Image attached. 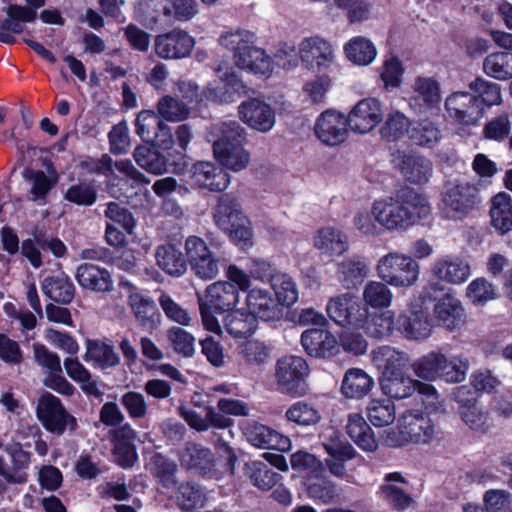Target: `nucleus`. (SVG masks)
<instances>
[{
    "mask_svg": "<svg viewBox=\"0 0 512 512\" xmlns=\"http://www.w3.org/2000/svg\"><path fill=\"white\" fill-rule=\"evenodd\" d=\"M409 107L419 115L438 111L441 102L440 84L430 76H417L411 85Z\"/></svg>",
    "mask_w": 512,
    "mask_h": 512,
    "instance_id": "obj_11",
    "label": "nucleus"
},
{
    "mask_svg": "<svg viewBox=\"0 0 512 512\" xmlns=\"http://www.w3.org/2000/svg\"><path fill=\"white\" fill-rule=\"evenodd\" d=\"M314 246L322 254L340 256L349 249V242L342 231L333 227H324L315 235Z\"/></svg>",
    "mask_w": 512,
    "mask_h": 512,
    "instance_id": "obj_40",
    "label": "nucleus"
},
{
    "mask_svg": "<svg viewBox=\"0 0 512 512\" xmlns=\"http://www.w3.org/2000/svg\"><path fill=\"white\" fill-rule=\"evenodd\" d=\"M75 279L81 288L96 293L111 292L114 289L111 273L95 264H80L76 269Z\"/></svg>",
    "mask_w": 512,
    "mask_h": 512,
    "instance_id": "obj_26",
    "label": "nucleus"
},
{
    "mask_svg": "<svg viewBox=\"0 0 512 512\" xmlns=\"http://www.w3.org/2000/svg\"><path fill=\"white\" fill-rule=\"evenodd\" d=\"M442 364H445V355L432 351L417 359L412 364V369L417 377L434 381L440 379Z\"/></svg>",
    "mask_w": 512,
    "mask_h": 512,
    "instance_id": "obj_55",
    "label": "nucleus"
},
{
    "mask_svg": "<svg viewBox=\"0 0 512 512\" xmlns=\"http://www.w3.org/2000/svg\"><path fill=\"white\" fill-rule=\"evenodd\" d=\"M213 154L221 167L238 172L247 167L249 153L244 149L246 131L235 120L224 121L211 128Z\"/></svg>",
    "mask_w": 512,
    "mask_h": 512,
    "instance_id": "obj_2",
    "label": "nucleus"
},
{
    "mask_svg": "<svg viewBox=\"0 0 512 512\" xmlns=\"http://www.w3.org/2000/svg\"><path fill=\"white\" fill-rule=\"evenodd\" d=\"M247 440L256 447L285 451L290 447L288 437L260 423H252L245 429Z\"/></svg>",
    "mask_w": 512,
    "mask_h": 512,
    "instance_id": "obj_32",
    "label": "nucleus"
},
{
    "mask_svg": "<svg viewBox=\"0 0 512 512\" xmlns=\"http://www.w3.org/2000/svg\"><path fill=\"white\" fill-rule=\"evenodd\" d=\"M128 304L142 329L152 331L158 327L161 313L153 299L134 292L128 296Z\"/></svg>",
    "mask_w": 512,
    "mask_h": 512,
    "instance_id": "obj_30",
    "label": "nucleus"
},
{
    "mask_svg": "<svg viewBox=\"0 0 512 512\" xmlns=\"http://www.w3.org/2000/svg\"><path fill=\"white\" fill-rule=\"evenodd\" d=\"M458 413L461 420L474 433L484 435L490 431L491 425L488 410L477 405Z\"/></svg>",
    "mask_w": 512,
    "mask_h": 512,
    "instance_id": "obj_63",
    "label": "nucleus"
},
{
    "mask_svg": "<svg viewBox=\"0 0 512 512\" xmlns=\"http://www.w3.org/2000/svg\"><path fill=\"white\" fill-rule=\"evenodd\" d=\"M286 418L300 426H313L320 422L319 410L306 401H298L292 404L286 411Z\"/></svg>",
    "mask_w": 512,
    "mask_h": 512,
    "instance_id": "obj_59",
    "label": "nucleus"
},
{
    "mask_svg": "<svg viewBox=\"0 0 512 512\" xmlns=\"http://www.w3.org/2000/svg\"><path fill=\"white\" fill-rule=\"evenodd\" d=\"M301 345L309 356L315 358H329L338 351V340L325 327L305 330L301 335Z\"/></svg>",
    "mask_w": 512,
    "mask_h": 512,
    "instance_id": "obj_23",
    "label": "nucleus"
},
{
    "mask_svg": "<svg viewBox=\"0 0 512 512\" xmlns=\"http://www.w3.org/2000/svg\"><path fill=\"white\" fill-rule=\"evenodd\" d=\"M221 66L215 68L219 80L209 83L204 90V96L207 100L219 103L229 104L241 95L247 93V86L242 82L233 68L226 69L222 74Z\"/></svg>",
    "mask_w": 512,
    "mask_h": 512,
    "instance_id": "obj_13",
    "label": "nucleus"
},
{
    "mask_svg": "<svg viewBox=\"0 0 512 512\" xmlns=\"http://www.w3.org/2000/svg\"><path fill=\"white\" fill-rule=\"evenodd\" d=\"M431 273L438 280L457 285L467 281L471 271L470 265L464 259L445 255L435 260Z\"/></svg>",
    "mask_w": 512,
    "mask_h": 512,
    "instance_id": "obj_27",
    "label": "nucleus"
},
{
    "mask_svg": "<svg viewBox=\"0 0 512 512\" xmlns=\"http://www.w3.org/2000/svg\"><path fill=\"white\" fill-rule=\"evenodd\" d=\"M491 225L500 235L512 231V198L506 192H499L491 200Z\"/></svg>",
    "mask_w": 512,
    "mask_h": 512,
    "instance_id": "obj_41",
    "label": "nucleus"
},
{
    "mask_svg": "<svg viewBox=\"0 0 512 512\" xmlns=\"http://www.w3.org/2000/svg\"><path fill=\"white\" fill-rule=\"evenodd\" d=\"M170 0H136L134 3L135 19L147 29L169 22Z\"/></svg>",
    "mask_w": 512,
    "mask_h": 512,
    "instance_id": "obj_29",
    "label": "nucleus"
},
{
    "mask_svg": "<svg viewBox=\"0 0 512 512\" xmlns=\"http://www.w3.org/2000/svg\"><path fill=\"white\" fill-rule=\"evenodd\" d=\"M41 290L47 298L62 305L70 304L75 297V286L64 273L45 277Z\"/></svg>",
    "mask_w": 512,
    "mask_h": 512,
    "instance_id": "obj_38",
    "label": "nucleus"
},
{
    "mask_svg": "<svg viewBox=\"0 0 512 512\" xmlns=\"http://www.w3.org/2000/svg\"><path fill=\"white\" fill-rule=\"evenodd\" d=\"M22 175L25 180L31 183L28 199L44 204L54 186V182L42 170L26 168Z\"/></svg>",
    "mask_w": 512,
    "mask_h": 512,
    "instance_id": "obj_53",
    "label": "nucleus"
},
{
    "mask_svg": "<svg viewBox=\"0 0 512 512\" xmlns=\"http://www.w3.org/2000/svg\"><path fill=\"white\" fill-rule=\"evenodd\" d=\"M384 281H370L363 291L365 304L372 308H387L390 306L393 294Z\"/></svg>",
    "mask_w": 512,
    "mask_h": 512,
    "instance_id": "obj_61",
    "label": "nucleus"
},
{
    "mask_svg": "<svg viewBox=\"0 0 512 512\" xmlns=\"http://www.w3.org/2000/svg\"><path fill=\"white\" fill-rule=\"evenodd\" d=\"M368 273V262L360 255L346 258L337 265L338 280L346 289L357 288L364 282Z\"/></svg>",
    "mask_w": 512,
    "mask_h": 512,
    "instance_id": "obj_36",
    "label": "nucleus"
},
{
    "mask_svg": "<svg viewBox=\"0 0 512 512\" xmlns=\"http://www.w3.org/2000/svg\"><path fill=\"white\" fill-rule=\"evenodd\" d=\"M213 218L221 230H229L238 221H245L238 198L232 193L222 194L213 209Z\"/></svg>",
    "mask_w": 512,
    "mask_h": 512,
    "instance_id": "obj_34",
    "label": "nucleus"
},
{
    "mask_svg": "<svg viewBox=\"0 0 512 512\" xmlns=\"http://www.w3.org/2000/svg\"><path fill=\"white\" fill-rule=\"evenodd\" d=\"M188 266L193 274L203 280L214 279L219 271L222 258L216 255L200 237L191 235L184 243Z\"/></svg>",
    "mask_w": 512,
    "mask_h": 512,
    "instance_id": "obj_8",
    "label": "nucleus"
},
{
    "mask_svg": "<svg viewBox=\"0 0 512 512\" xmlns=\"http://www.w3.org/2000/svg\"><path fill=\"white\" fill-rule=\"evenodd\" d=\"M347 118L336 111L326 110L318 117L314 132L316 137L328 146L343 143L348 135Z\"/></svg>",
    "mask_w": 512,
    "mask_h": 512,
    "instance_id": "obj_18",
    "label": "nucleus"
},
{
    "mask_svg": "<svg viewBox=\"0 0 512 512\" xmlns=\"http://www.w3.org/2000/svg\"><path fill=\"white\" fill-rule=\"evenodd\" d=\"M7 18L0 20V42L14 44L16 38L11 34H20L24 31L22 23H33L35 14L18 4L9 5L6 10Z\"/></svg>",
    "mask_w": 512,
    "mask_h": 512,
    "instance_id": "obj_31",
    "label": "nucleus"
},
{
    "mask_svg": "<svg viewBox=\"0 0 512 512\" xmlns=\"http://www.w3.org/2000/svg\"><path fill=\"white\" fill-rule=\"evenodd\" d=\"M371 212L383 229L390 232L405 231L428 219L431 206L424 194L405 187L394 196L374 201Z\"/></svg>",
    "mask_w": 512,
    "mask_h": 512,
    "instance_id": "obj_1",
    "label": "nucleus"
},
{
    "mask_svg": "<svg viewBox=\"0 0 512 512\" xmlns=\"http://www.w3.org/2000/svg\"><path fill=\"white\" fill-rule=\"evenodd\" d=\"M249 313L254 318L265 322L278 321L283 316V310L273 295L263 289L254 288L246 296Z\"/></svg>",
    "mask_w": 512,
    "mask_h": 512,
    "instance_id": "obj_24",
    "label": "nucleus"
},
{
    "mask_svg": "<svg viewBox=\"0 0 512 512\" xmlns=\"http://www.w3.org/2000/svg\"><path fill=\"white\" fill-rule=\"evenodd\" d=\"M346 433L363 451L374 452L378 448V440L362 415L353 413L348 416Z\"/></svg>",
    "mask_w": 512,
    "mask_h": 512,
    "instance_id": "obj_39",
    "label": "nucleus"
},
{
    "mask_svg": "<svg viewBox=\"0 0 512 512\" xmlns=\"http://www.w3.org/2000/svg\"><path fill=\"white\" fill-rule=\"evenodd\" d=\"M378 277L394 287H411L419 278L420 266L412 257L398 252L382 256L377 263Z\"/></svg>",
    "mask_w": 512,
    "mask_h": 512,
    "instance_id": "obj_6",
    "label": "nucleus"
},
{
    "mask_svg": "<svg viewBox=\"0 0 512 512\" xmlns=\"http://www.w3.org/2000/svg\"><path fill=\"white\" fill-rule=\"evenodd\" d=\"M85 361H92L101 369L116 367L120 364V357L112 345L100 340L86 341Z\"/></svg>",
    "mask_w": 512,
    "mask_h": 512,
    "instance_id": "obj_46",
    "label": "nucleus"
},
{
    "mask_svg": "<svg viewBox=\"0 0 512 512\" xmlns=\"http://www.w3.org/2000/svg\"><path fill=\"white\" fill-rule=\"evenodd\" d=\"M203 306L212 307L219 313L232 310L239 302L238 289L230 282L218 281L206 288L205 294L199 299Z\"/></svg>",
    "mask_w": 512,
    "mask_h": 512,
    "instance_id": "obj_25",
    "label": "nucleus"
},
{
    "mask_svg": "<svg viewBox=\"0 0 512 512\" xmlns=\"http://www.w3.org/2000/svg\"><path fill=\"white\" fill-rule=\"evenodd\" d=\"M190 178L198 188L211 192H222L230 184V176L225 169L209 161L194 163Z\"/></svg>",
    "mask_w": 512,
    "mask_h": 512,
    "instance_id": "obj_20",
    "label": "nucleus"
},
{
    "mask_svg": "<svg viewBox=\"0 0 512 512\" xmlns=\"http://www.w3.org/2000/svg\"><path fill=\"white\" fill-rule=\"evenodd\" d=\"M411 120L400 111H392L387 114L379 129L381 139L387 142H397L405 135L410 134Z\"/></svg>",
    "mask_w": 512,
    "mask_h": 512,
    "instance_id": "obj_48",
    "label": "nucleus"
},
{
    "mask_svg": "<svg viewBox=\"0 0 512 512\" xmlns=\"http://www.w3.org/2000/svg\"><path fill=\"white\" fill-rule=\"evenodd\" d=\"M148 467H150L151 473L162 487L166 489L175 488L178 465L174 460L162 453L154 452L150 457Z\"/></svg>",
    "mask_w": 512,
    "mask_h": 512,
    "instance_id": "obj_45",
    "label": "nucleus"
},
{
    "mask_svg": "<svg viewBox=\"0 0 512 512\" xmlns=\"http://www.w3.org/2000/svg\"><path fill=\"white\" fill-rule=\"evenodd\" d=\"M240 119L250 128L259 132L270 131L276 122L274 108L259 97H251L238 106Z\"/></svg>",
    "mask_w": 512,
    "mask_h": 512,
    "instance_id": "obj_14",
    "label": "nucleus"
},
{
    "mask_svg": "<svg viewBox=\"0 0 512 512\" xmlns=\"http://www.w3.org/2000/svg\"><path fill=\"white\" fill-rule=\"evenodd\" d=\"M194 38L186 31L173 29L155 37V52L162 59H181L190 55Z\"/></svg>",
    "mask_w": 512,
    "mask_h": 512,
    "instance_id": "obj_16",
    "label": "nucleus"
},
{
    "mask_svg": "<svg viewBox=\"0 0 512 512\" xmlns=\"http://www.w3.org/2000/svg\"><path fill=\"white\" fill-rule=\"evenodd\" d=\"M374 359L378 368L381 369L380 377L404 373L409 360L405 352L390 346L379 347Z\"/></svg>",
    "mask_w": 512,
    "mask_h": 512,
    "instance_id": "obj_44",
    "label": "nucleus"
},
{
    "mask_svg": "<svg viewBox=\"0 0 512 512\" xmlns=\"http://www.w3.org/2000/svg\"><path fill=\"white\" fill-rule=\"evenodd\" d=\"M97 187L94 181H82L71 185L64 194V199L78 206L89 207L96 203Z\"/></svg>",
    "mask_w": 512,
    "mask_h": 512,
    "instance_id": "obj_58",
    "label": "nucleus"
},
{
    "mask_svg": "<svg viewBox=\"0 0 512 512\" xmlns=\"http://www.w3.org/2000/svg\"><path fill=\"white\" fill-rule=\"evenodd\" d=\"M399 445L406 443L427 444L435 435V425L430 417L418 410L405 412L398 421Z\"/></svg>",
    "mask_w": 512,
    "mask_h": 512,
    "instance_id": "obj_10",
    "label": "nucleus"
},
{
    "mask_svg": "<svg viewBox=\"0 0 512 512\" xmlns=\"http://www.w3.org/2000/svg\"><path fill=\"white\" fill-rule=\"evenodd\" d=\"M484 73L497 80L512 78V53L496 52L485 57L483 61Z\"/></svg>",
    "mask_w": 512,
    "mask_h": 512,
    "instance_id": "obj_51",
    "label": "nucleus"
},
{
    "mask_svg": "<svg viewBox=\"0 0 512 512\" xmlns=\"http://www.w3.org/2000/svg\"><path fill=\"white\" fill-rule=\"evenodd\" d=\"M299 55L309 70H326L334 61V53L329 42L320 37L304 39L299 47Z\"/></svg>",
    "mask_w": 512,
    "mask_h": 512,
    "instance_id": "obj_21",
    "label": "nucleus"
},
{
    "mask_svg": "<svg viewBox=\"0 0 512 512\" xmlns=\"http://www.w3.org/2000/svg\"><path fill=\"white\" fill-rule=\"evenodd\" d=\"M470 95L477 100L479 107L485 113L487 109L498 106L502 102L501 87L499 84L483 77H476L468 83Z\"/></svg>",
    "mask_w": 512,
    "mask_h": 512,
    "instance_id": "obj_42",
    "label": "nucleus"
},
{
    "mask_svg": "<svg viewBox=\"0 0 512 512\" xmlns=\"http://www.w3.org/2000/svg\"><path fill=\"white\" fill-rule=\"evenodd\" d=\"M36 416L49 433L61 436L68 428L74 432L77 420L61 403L60 399L49 392L43 393L37 402Z\"/></svg>",
    "mask_w": 512,
    "mask_h": 512,
    "instance_id": "obj_7",
    "label": "nucleus"
},
{
    "mask_svg": "<svg viewBox=\"0 0 512 512\" xmlns=\"http://www.w3.org/2000/svg\"><path fill=\"white\" fill-rule=\"evenodd\" d=\"M419 299L422 304L434 303L432 321L439 327L454 332L466 323V310L461 301L452 289L440 282H429L423 286Z\"/></svg>",
    "mask_w": 512,
    "mask_h": 512,
    "instance_id": "obj_3",
    "label": "nucleus"
},
{
    "mask_svg": "<svg viewBox=\"0 0 512 512\" xmlns=\"http://www.w3.org/2000/svg\"><path fill=\"white\" fill-rule=\"evenodd\" d=\"M250 35L243 32L227 33L219 39L220 44L234 52L237 67L255 74L268 75L271 72V59L265 51L253 45Z\"/></svg>",
    "mask_w": 512,
    "mask_h": 512,
    "instance_id": "obj_4",
    "label": "nucleus"
},
{
    "mask_svg": "<svg viewBox=\"0 0 512 512\" xmlns=\"http://www.w3.org/2000/svg\"><path fill=\"white\" fill-rule=\"evenodd\" d=\"M277 303L290 306L298 299V290L295 282L286 274H279L272 278L271 282Z\"/></svg>",
    "mask_w": 512,
    "mask_h": 512,
    "instance_id": "obj_64",
    "label": "nucleus"
},
{
    "mask_svg": "<svg viewBox=\"0 0 512 512\" xmlns=\"http://www.w3.org/2000/svg\"><path fill=\"white\" fill-rule=\"evenodd\" d=\"M133 157L135 162L145 171L155 175H161L169 171V166H173L172 171L178 172L185 165V161H174L169 163L167 157L157 148L151 145H139L135 148ZM179 160H184V156L179 154Z\"/></svg>",
    "mask_w": 512,
    "mask_h": 512,
    "instance_id": "obj_22",
    "label": "nucleus"
},
{
    "mask_svg": "<svg viewBox=\"0 0 512 512\" xmlns=\"http://www.w3.org/2000/svg\"><path fill=\"white\" fill-rule=\"evenodd\" d=\"M310 368L300 356L286 355L277 360L275 382L277 390L292 397L305 396L309 391Z\"/></svg>",
    "mask_w": 512,
    "mask_h": 512,
    "instance_id": "obj_5",
    "label": "nucleus"
},
{
    "mask_svg": "<svg viewBox=\"0 0 512 512\" xmlns=\"http://www.w3.org/2000/svg\"><path fill=\"white\" fill-rule=\"evenodd\" d=\"M366 411L368 419L376 427L388 426L396 418L395 405L391 399H373Z\"/></svg>",
    "mask_w": 512,
    "mask_h": 512,
    "instance_id": "obj_56",
    "label": "nucleus"
},
{
    "mask_svg": "<svg viewBox=\"0 0 512 512\" xmlns=\"http://www.w3.org/2000/svg\"><path fill=\"white\" fill-rule=\"evenodd\" d=\"M323 448L328 454L325 462L329 472L335 477L344 478L346 476L345 462L353 459L357 454L354 447L348 442L331 439L323 442Z\"/></svg>",
    "mask_w": 512,
    "mask_h": 512,
    "instance_id": "obj_33",
    "label": "nucleus"
},
{
    "mask_svg": "<svg viewBox=\"0 0 512 512\" xmlns=\"http://www.w3.org/2000/svg\"><path fill=\"white\" fill-rule=\"evenodd\" d=\"M326 311L329 318L337 325L362 327L367 320L368 310L359 297L344 293L332 297Z\"/></svg>",
    "mask_w": 512,
    "mask_h": 512,
    "instance_id": "obj_9",
    "label": "nucleus"
},
{
    "mask_svg": "<svg viewBox=\"0 0 512 512\" xmlns=\"http://www.w3.org/2000/svg\"><path fill=\"white\" fill-rule=\"evenodd\" d=\"M347 58L357 65H368L376 57L377 51L373 43L361 36L354 37L344 47Z\"/></svg>",
    "mask_w": 512,
    "mask_h": 512,
    "instance_id": "obj_54",
    "label": "nucleus"
},
{
    "mask_svg": "<svg viewBox=\"0 0 512 512\" xmlns=\"http://www.w3.org/2000/svg\"><path fill=\"white\" fill-rule=\"evenodd\" d=\"M444 107L449 118L463 126H475L485 115L476 98L468 91L450 93L445 99Z\"/></svg>",
    "mask_w": 512,
    "mask_h": 512,
    "instance_id": "obj_12",
    "label": "nucleus"
},
{
    "mask_svg": "<svg viewBox=\"0 0 512 512\" xmlns=\"http://www.w3.org/2000/svg\"><path fill=\"white\" fill-rule=\"evenodd\" d=\"M383 119L381 102L376 98L360 100L350 111L347 121L353 132L365 134L373 130Z\"/></svg>",
    "mask_w": 512,
    "mask_h": 512,
    "instance_id": "obj_17",
    "label": "nucleus"
},
{
    "mask_svg": "<svg viewBox=\"0 0 512 512\" xmlns=\"http://www.w3.org/2000/svg\"><path fill=\"white\" fill-rule=\"evenodd\" d=\"M381 390L390 398L404 399L415 392V380L405 372L388 377H380Z\"/></svg>",
    "mask_w": 512,
    "mask_h": 512,
    "instance_id": "obj_50",
    "label": "nucleus"
},
{
    "mask_svg": "<svg viewBox=\"0 0 512 512\" xmlns=\"http://www.w3.org/2000/svg\"><path fill=\"white\" fill-rule=\"evenodd\" d=\"M442 202L446 209L461 218L481 202L478 188L468 182L449 186L443 193Z\"/></svg>",
    "mask_w": 512,
    "mask_h": 512,
    "instance_id": "obj_15",
    "label": "nucleus"
},
{
    "mask_svg": "<svg viewBox=\"0 0 512 512\" xmlns=\"http://www.w3.org/2000/svg\"><path fill=\"white\" fill-rule=\"evenodd\" d=\"M245 471L251 483L263 491L271 490L282 479L269 464L260 460L246 463Z\"/></svg>",
    "mask_w": 512,
    "mask_h": 512,
    "instance_id": "obj_47",
    "label": "nucleus"
},
{
    "mask_svg": "<svg viewBox=\"0 0 512 512\" xmlns=\"http://www.w3.org/2000/svg\"><path fill=\"white\" fill-rule=\"evenodd\" d=\"M157 266L172 277L183 276L188 268V258L174 244L165 243L155 250Z\"/></svg>",
    "mask_w": 512,
    "mask_h": 512,
    "instance_id": "obj_35",
    "label": "nucleus"
},
{
    "mask_svg": "<svg viewBox=\"0 0 512 512\" xmlns=\"http://www.w3.org/2000/svg\"><path fill=\"white\" fill-rule=\"evenodd\" d=\"M374 386V380L364 370L348 369L343 377L341 393L346 398L360 399L366 396Z\"/></svg>",
    "mask_w": 512,
    "mask_h": 512,
    "instance_id": "obj_43",
    "label": "nucleus"
},
{
    "mask_svg": "<svg viewBox=\"0 0 512 512\" xmlns=\"http://www.w3.org/2000/svg\"><path fill=\"white\" fill-rule=\"evenodd\" d=\"M190 108L186 103L176 97L166 95L157 103V115L160 119L170 122H179L188 118Z\"/></svg>",
    "mask_w": 512,
    "mask_h": 512,
    "instance_id": "obj_57",
    "label": "nucleus"
},
{
    "mask_svg": "<svg viewBox=\"0 0 512 512\" xmlns=\"http://www.w3.org/2000/svg\"><path fill=\"white\" fill-rule=\"evenodd\" d=\"M206 495L202 487L194 482L181 483L176 491V503L183 511L202 508Z\"/></svg>",
    "mask_w": 512,
    "mask_h": 512,
    "instance_id": "obj_52",
    "label": "nucleus"
},
{
    "mask_svg": "<svg viewBox=\"0 0 512 512\" xmlns=\"http://www.w3.org/2000/svg\"><path fill=\"white\" fill-rule=\"evenodd\" d=\"M441 136V131L435 123L422 120L414 126L411 125L409 139L416 145L430 148L439 142Z\"/></svg>",
    "mask_w": 512,
    "mask_h": 512,
    "instance_id": "obj_60",
    "label": "nucleus"
},
{
    "mask_svg": "<svg viewBox=\"0 0 512 512\" xmlns=\"http://www.w3.org/2000/svg\"><path fill=\"white\" fill-rule=\"evenodd\" d=\"M397 331L408 340L427 339L433 331L432 319L427 309L414 307L397 317Z\"/></svg>",
    "mask_w": 512,
    "mask_h": 512,
    "instance_id": "obj_19",
    "label": "nucleus"
},
{
    "mask_svg": "<svg viewBox=\"0 0 512 512\" xmlns=\"http://www.w3.org/2000/svg\"><path fill=\"white\" fill-rule=\"evenodd\" d=\"M181 461L188 469L195 470L202 476L219 478L220 471L215 467L212 451L200 444H188L181 455Z\"/></svg>",
    "mask_w": 512,
    "mask_h": 512,
    "instance_id": "obj_28",
    "label": "nucleus"
},
{
    "mask_svg": "<svg viewBox=\"0 0 512 512\" xmlns=\"http://www.w3.org/2000/svg\"><path fill=\"white\" fill-rule=\"evenodd\" d=\"M167 340L175 353L184 358L193 357L195 337L181 327L173 326L167 330Z\"/></svg>",
    "mask_w": 512,
    "mask_h": 512,
    "instance_id": "obj_62",
    "label": "nucleus"
},
{
    "mask_svg": "<svg viewBox=\"0 0 512 512\" xmlns=\"http://www.w3.org/2000/svg\"><path fill=\"white\" fill-rule=\"evenodd\" d=\"M399 168L407 181L413 184L428 182L432 175L431 161L419 154L403 153L400 156Z\"/></svg>",
    "mask_w": 512,
    "mask_h": 512,
    "instance_id": "obj_37",
    "label": "nucleus"
},
{
    "mask_svg": "<svg viewBox=\"0 0 512 512\" xmlns=\"http://www.w3.org/2000/svg\"><path fill=\"white\" fill-rule=\"evenodd\" d=\"M224 326L234 338H246L255 332L257 320L249 312L237 309L226 315Z\"/></svg>",
    "mask_w": 512,
    "mask_h": 512,
    "instance_id": "obj_49",
    "label": "nucleus"
}]
</instances>
